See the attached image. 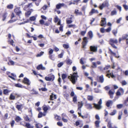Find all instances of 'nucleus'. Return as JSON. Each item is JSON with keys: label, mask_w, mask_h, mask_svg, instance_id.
I'll use <instances>...</instances> for the list:
<instances>
[{"label": "nucleus", "mask_w": 128, "mask_h": 128, "mask_svg": "<svg viewBox=\"0 0 128 128\" xmlns=\"http://www.w3.org/2000/svg\"><path fill=\"white\" fill-rule=\"evenodd\" d=\"M74 13L76 14L77 15H82V12H79L78 10L77 9L75 10Z\"/></svg>", "instance_id": "23"}, {"label": "nucleus", "mask_w": 128, "mask_h": 128, "mask_svg": "<svg viewBox=\"0 0 128 128\" xmlns=\"http://www.w3.org/2000/svg\"><path fill=\"white\" fill-rule=\"evenodd\" d=\"M83 42H82V48H85V46L86 45L88 40H87V38L86 37H84L83 38Z\"/></svg>", "instance_id": "6"}, {"label": "nucleus", "mask_w": 128, "mask_h": 128, "mask_svg": "<svg viewBox=\"0 0 128 128\" xmlns=\"http://www.w3.org/2000/svg\"><path fill=\"white\" fill-rule=\"evenodd\" d=\"M92 67L93 68H96L97 67L96 63L95 62H92Z\"/></svg>", "instance_id": "49"}, {"label": "nucleus", "mask_w": 128, "mask_h": 128, "mask_svg": "<svg viewBox=\"0 0 128 128\" xmlns=\"http://www.w3.org/2000/svg\"><path fill=\"white\" fill-rule=\"evenodd\" d=\"M8 64L9 65L14 66V62L12 60H9V62H8Z\"/></svg>", "instance_id": "32"}, {"label": "nucleus", "mask_w": 128, "mask_h": 128, "mask_svg": "<svg viewBox=\"0 0 128 128\" xmlns=\"http://www.w3.org/2000/svg\"><path fill=\"white\" fill-rule=\"evenodd\" d=\"M78 77L77 72H74L71 76H69L68 78L70 79L72 82L74 84L77 79V78Z\"/></svg>", "instance_id": "1"}, {"label": "nucleus", "mask_w": 128, "mask_h": 128, "mask_svg": "<svg viewBox=\"0 0 128 128\" xmlns=\"http://www.w3.org/2000/svg\"><path fill=\"white\" fill-rule=\"evenodd\" d=\"M69 20V19L68 18H67L66 19V22L67 24H70L72 22V20Z\"/></svg>", "instance_id": "44"}, {"label": "nucleus", "mask_w": 128, "mask_h": 128, "mask_svg": "<svg viewBox=\"0 0 128 128\" xmlns=\"http://www.w3.org/2000/svg\"><path fill=\"white\" fill-rule=\"evenodd\" d=\"M112 32L115 36H116V35L117 33V32L116 30H113L112 31Z\"/></svg>", "instance_id": "64"}, {"label": "nucleus", "mask_w": 128, "mask_h": 128, "mask_svg": "<svg viewBox=\"0 0 128 128\" xmlns=\"http://www.w3.org/2000/svg\"><path fill=\"white\" fill-rule=\"evenodd\" d=\"M116 7L119 10L120 12L121 11L122 7L120 6L117 5L116 6Z\"/></svg>", "instance_id": "55"}, {"label": "nucleus", "mask_w": 128, "mask_h": 128, "mask_svg": "<svg viewBox=\"0 0 128 128\" xmlns=\"http://www.w3.org/2000/svg\"><path fill=\"white\" fill-rule=\"evenodd\" d=\"M75 125L76 126H79V127L80 128L83 126V123H81V121L78 120L76 122Z\"/></svg>", "instance_id": "9"}, {"label": "nucleus", "mask_w": 128, "mask_h": 128, "mask_svg": "<svg viewBox=\"0 0 128 128\" xmlns=\"http://www.w3.org/2000/svg\"><path fill=\"white\" fill-rule=\"evenodd\" d=\"M46 114V113L44 112L42 113V112H40L38 114V117L39 118H40L42 117V116H45Z\"/></svg>", "instance_id": "18"}, {"label": "nucleus", "mask_w": 128, "mask_h": 128, "mask_svg": "<svg viewBox=\"0 0 128 128\" xmlns=\"http://www.w3.org/2000/svg\"><path fill=\"white\" fill-rule=\"evenodd\" d=\"M114 92L111 90H110L108 92L110 96V98H112L113 97V94Z\"/></svg>", "instance_id": "17"}, {"label": "nucleus", "mask_w": 128, "mask_h": 128, "mask_svg": "<svg viewBox=\"0 0 128 128\" xmlns=\"http://www.w3.org/2000/svg\"><path fill=\"white\" fill-rule=\"evenodd\" d=\"M123 105L122 104H118L117 105V107L118 108H120L122 107Z\"/></svg>", "instance_id": "61"}, {"label": "nucleus", "mask_w": 128, "mask_h": 128, "mask_svg": "<svg viewBox=\"0 0 128 128\" xmlns=\"http://www.w3.org/2000/svg\"><path fill=\"white\" fill-rule=\"evenodd\" d=\"M85 59V58H82L80 60V62L82 64H84L83 60Z\"/></svg>", "instance_id": "48"}, {"label": "nucleus", "mask_w": 128, "mask_h": 128, "mask_svg": "<svg viewBox=\"0 0 128 128\" xmlns=\"http://www.w3.org/2000/svg\"><path fill=\"white\" fill-rule=\"evenodd\" d=\"M78 110H79L80 112L81 111V108L83 106V104L82 102H78Z\"/></svg>", "instance_id": "16"}, {"label": "nucleus", "mask_w": 128, "mask_h": 128, "mask_svg": "<svg viewBox=\"0 0 128 128\" xmlns=\"http://www.w3.org/2000/svg\"><path fill=\"white\" fill-rule=\"evenodd\" d=\"M37 16V15L36 14L34 16H33L30 17V20L32 21H34L36 19Z\"/></svg>", "instance_id": "24"}, {"label": "nucleus", "mask_w": 128, "mask_h": 128, "mask_svg": "<svg viewBox=\"0 0 128 128\" xmlns=\"http://www.w3.org/2000/svg\"><path fill=\"white\" fill-rule=\"evenodd\" d=\"M102 103V101L101 99H100L98 102V104L94 103V107L98 110H100L101 108V106L100 105Z\"/></svg>", "instance_id": "3"}, {"label": "nucleus", "mask_w": 128, "mask_h": 128, "mask_svg": "<svg viewBox=\"0 0 128 128\" xmlns=\"http://www.w3.org/2000/svg\"><path fill=\"white\" fill-rule=\"evenodd\" d=\"M54 76L53 75L50 74L48 76H46L45 78V79L46 81H53L54 80Z\"/></svg>", "instance_id": "5"}, {"label": "nucleus", "mask_w": 128, "mask_h": 128, "mask_svg": "<svg viewBox=\"0 0 128 128\" xmlns=\"http://www.w3.org/2000/svg\"><path fill=\"white\" fill-rule=\"evenodd\" d=\"M117 14V12L116 10H114L112 11L111 12V16H113L116 15Z\"/></svg>", "instance_id": "40"}, {"label": "nucleus", "mask_w": 128, "mask_h": 128, "mask_svg": "<svg viewBox=\"0 0 128 128\" xmlns=\"http://www.w3.org/2000/svg\"><path fill=\"white\" fill-rule=\"evenodd\" d=\"M64 6L66 7L67 6H66L65 5L64 3H59L56 5V8L58 10L61 7Z\"/></svg>", "instance_id": "10"}, {"label": "nucleus", "mask_w": 128, "mask_h": 128, "mask_svg": "<svg viewBox=\"0 0 128 128\" xmlns=\"http://www.w3.org/2000/svg\"><path fill=\"white\" fill-rule=\"evenodd\" d=\"M76 26L75 24H70L68 25V27L69 28H74L76 27Z\"/></svg>", "instance_id": "60"}, {"label": "nucleus", "mask_w": 128, "mask_h": 128, "mask_svg": "<svg viewBox=\"0 0 128 128\" xmlns=\"http://www.w3.org/2000/svg\"><path fill=\"white\" fill-rule=\"evenodd\" d=\"M35 126L36 128H42L43 126L42 125L39 123L36 124Z\"/></svg>", "instance_id": "33"}, {"label": "nucleus", "mask_w": 128, "mask_h": 128, "mask_svg": "<svg viewBox=\"0 0 128 128\" xmlns=\"http://www.w3.org/2000/svg\"><path fill=\"white\" fill-rule=\"evenodd\" d=\"M107 127L109 128H112V123L110 121H109L108 122Z\"/></svg>", "instance_id": "37"}, {"label": "nucleus", "mask_w": 128, "mask_h": 128, "mask_svg": "<svg viewBox=\"0 0 128 128\" xmlns=\"http://www.w3.org/2000/svg\"><path fill=\"white\" fill-rule=\"evenodd\" d=\"M94 13L98 14V12L97 10H96L95 9L93 8L92 9L91 11L89 13L90 15H91L93 14Z\"/></svg>", "instance_id": "14"}, {"label": "nucleus", "mask_w": 128, "mask_h": 128, "mask_svg": "<svg viewBox=\"0 0 128 128\" xmlns=\"http://www.w3.org/2000/svg\"><path fill=\"white\" fill-rule=\"evenodd\" d=\"M123 6L126 10H128V5L124 4Z\"/></svg>", "instance_id": "54"}, {"label": "nucleus", "mask_w": 128, "mask_h": 128, "mask_svg": "<svg viewBox=\"0 0 128 128\" xmlns=\"http://www.w3.org/2000/svg\"><path fill=\"white\" fill-rule=\"evenodd\" d=\"M64 63L63 62H61L58 64L57 65L58 67L59 68Z\"/></svg>", "instance_id": "50"}, {"label": "nucleus", "mask_w": 128, "mask_h": 128, "mask_svg": "<svg viewBox=\"0 0 128 128\" xmlns=\"http://www.w3.org/2000/svg\"><path fill=\"white\" fill-rule=\"evenodd\" d=\"M7 13L6 12L4 13L2 16V20L4 21L6 19L7 16Z\"/></svg>", "instance_id": "30"}, {"label": "nucleus", "mask_w": 128, "mask_h": 128, "mask_svg": "<svg viewBox=\"0 0 128 128\" xmlns=\"http://www.w3.org/2000/svg\"><path fill=\"white\" fill-rule=\"evenodd\" d=\"M63 27V25H62V24L60 25V26L59 28V30L60 31H62Z\"/></svg>", "instance_id": "63"}, {"label": "nucleus", "mask_w": 128, "mask_h": 128, "mask_svg": "<svg viewBox=\"0 0 128 128\" xmlns=\"http://www.w3.org/2000/svg\"><path fill=\"white\" fill-rule=\"evenodd\" d=\"M13 5L12 4L8 5L7 6V8L8 9H12L13 8Z\"/></svg>", "instance_id": "45"}, {"label": "nucleus", "mask_w": 128, "mask_h": 128, "mask_svg": "<svg viewBox=\"0 0 128 128\" xmlns=\"http://www.w3.org/2000/svg\"><path fill=\"white\" fill-rule=\"evenodd\" d=\"M116 113V110H114L110 114L111 116H114V115Z\"/></svg>", "instance_id": "36"}, {"label": "nucleus", "mask_w": 128, "mask_h": 128, "mask_svg": "<svg viewBox=\"0 0 128 128\" xmlns=\"http://www.w3.org/2000/svg\"><path fill=\"white\" fill-rule=\"evenodd\" d=\"M110 76L111 77L113 78L115 77V76L112 73H110V74L108 73L107 74L106 76H107L109 78H110Z\"/></svg>", "instance_id": "26"}, {"label": "nucleus", "mask_w": 128, "mask_h": 128, "mask_svg": "<svg viewBox=\"0 0 128 128\" xmlns=\"http://www.w3.org/2000/svg\"><path fill=\"white\" fill-rule=\"evenodd\" d=\"M97 81L100 83H103L104 80V78L103 76L102 75L100 76H97Z\"/></svg>", "instance_id": "7"}, {"label": "nucleus", "mask_w": 128, "mask_h": 128, "mask_svg": "<svg viewBox=\"0 0 128 128\" xmlns=\"http://www.w3.org/2000/svg\"><path fill=\"white\" fill-rule=\"evenodd\" d=\"M106 24V18H102L101 22V26H105Z\"/></svg>", "instance_id": "8"}, {"label": "nucleus", "mask_w": 128, "mask_h": 128, "mask_svg": "<svg viewBox=\"0 0 128 128\" xmlns=\"http://www.w3.org/2000/svg\"><path fill=\"white\" fill-rule=\"evenodd\" d=\"M113 102L112 100H108L106 103V105L108 107H109L110 106V104H112L113 103Z\"/></svg>", "instance_id": "27"}, {"label": "nucleus", "mask_w": 128, "mask_h": 128, "mask_svg": "<svg viewBox=\"0 0 128 128\" xmlns=\"http://www.w3.org/2000/svg\"><path fill=\"white\" fill-rule=\"evenodd\" d=\"M100 121L99 120H96L95 122L96 126L97 127H98L99 126Z\"/></svg>", "instance_id": "39"}, {"label": "nucleus", "mask_w": 128, "mask_h": 128, "mask_svg": "<svg viewBox=\"0 0 128 128\" xmlns=\"http://www.w3.org/2000/svg\"><path fill=\"white\" fill-rule=\"evenodd\" d=\"M39 90H42V91H45L47 90V89L45 88H39Z\"/></svg>", "instance_id": "56"}, {"label": "nucleus", "mask_w": 128, "mask_h": 128, "mask_svg": "<svg viewBox=\"0 0 128 128\" xmlns=\"http://www.w3.org/2000/svg\"><path fill=\"white\" fill-rule=\"evenodd\" d=\"M67 75L65 74H62V79L64 81V79L67 77Z\"/></svg>", "instance_id": "47"}, {"label": "nucleus", "mask_w": 128, "mask_h": 128, "mask_svg": "<svg viewBox=\"0 0 128 128\" xmlns=\"http://www.w3.org/2000/svg\"><path fill=\"white\" fill-rule=\"evenodd\" d=\"M31 12L30 11H28L26 12L25 14V15L26 17H28L31 14Z\"/></svg>", "instance_id": "31"}, {"label": "nucleus", "mask_w": 128, "mask_h": 128, "mask_svg": "<svg viewBox=\"0 0 128 128\" xmlns=\"http://www.w3.org/2000/svg\"><path fill=\"white\" fill-rule=\"evenodd\" d=\"M87 98L88 100L91 101L93 100L94 97L92 96L88 95L87 97Z\"/></svg>", "instance_id": "25"}, {"label": "nucleus", "mask_w": 128, "mask_h": 128, "mask_svg": "<svg viewBox=\"0 0 128 128\" xmlns=\"http://www.w3.org/2000/svg\"><path fill=\"white\" fill-rule=\"evenodd\" d=\"M44 54V52H41L40 53L36 55L37 57H40L43 55Z\"/></svg>", "instance_id": "53"}, {"label": "nucleus", "mask_w": 128, "mask_h": 128, "mask_svg": "<svg viewBox=\"0 0 128 128\" xmlns=\"http://www.w3.org/2000/svg\"><path fill=\"white\" fill-rule=\"evenodd\" d=\"M109 43L113 47L116 48H117V47L114 44H116L118 43V41L116 39L112 38L110 39Z\"/></svg>", "instance_id": "2"}, {"label": "nucleus", "mask_w": 128, "mask_h": 128, "mask_svg": "<svg viewBox=\"0 0 128 128\" xmlns=\"http://www.w3.org/2000/svg\"><path fill=\"white\" fill-rule=\"evenodd\" d=\"M49 58L50 59L52 60H54V57H53L52 55L50 54V55L49 56Z\"/></svg>", "instance_id": "58"}, {"label": "nucleus", "mask_w": 128, "mask_h": 128, "mask_svg": "<svg viewBox=\"0 0 128 128\" xmlns=\"http://www.w3.org/2000/svg\"><path fill=\"white\" fill-rule=\"evenodd\" d=\"M25 126L27 128H34L33 126L31 125L29 123H26Z\"/></svg>", "instance_id": "22"}, {"label": "nucleus", "mask_w": 128, "mask_h": 128, "mask_svg": "<svg viewBox=\"0 0 128 128\" xmlns=\"http://www.w3.org/2000/svg\"><path fill=\"white\" fill-rule=\"evenodd\" d=\"M37 68L38 70L41 69L42 70H44L45 69V68L43 66L42 64L39 65L37 67Z\"/></svg>", "instance_id": "21"}, {"label": "nucleus", "mask_w": 128, "mask_h": 128, "mask_svg": "<svg viewBox=\"0 0 128 128\" xmlns=\"http://www.w3.org/2000/svg\"><path fill=\"white\" fill-rule=\"evenodd\" d=\"M25 120L26 121H28L30 122V118L28 117V116H26L24 117Z\"/></svg>", "instance_id": "43"}, {"label": "nucleus", "mask_w": 128, "mask_h": 128, "mask_svg": "<svg viewBox=\"0 0 128 128\" xmlns=\"http://www.w3.org/2000/svg\"><path fill=\"white\" fill-rule=\"evenodd\" d=\"M90 50L94 52H96L97 51V47L96 46H90Z\"/></svg>", "instance_id": "12"}, {"label": "nucleus", "mask_w": 128, "mask_h": 128, "mask_svg": "<svg viewBox=\"0 0 128 128\" xmlns=\"http://www.w3.org/2000/svg\"><path fill=\"white\" fill-rule=\"evenodd\" d=\"M21 120V118L19 116H17L15 119L16 121L17 122H18L19 121H20Z\"/></svg>", "instance_id": "42"}, {"label": "nucleus", "mask_w": 128, "mask_h": 128, "mask_svg": "<svg viewBox=\"0 0 128 128\" xmlns=\"http://www.w3.org/2000/svg\"><path fill=\"white\" fill-rule=\"evenodd\" d=\"M88 34L90 38H92L93 36L92 32L91 31H90L88 32Z\"/></svg>", "instance_id": "35"}, {"label": "nucleus", "mask_w": 128, "mask_h": 128, "mask_svg": "<svg viewBox=\"0 0 128 128\" xmlns=\"http://www.w3.org/2000/svg\"><path fill=\"white\" fill-rule=\"evenodd\" d=\"M122 111H121L119 112L118 117V120H120L121 119V116L122 115Z\"/></svg>", "instance_id": "38"}, {"label": "nucleus", "mask_w": 128, "mask_h": 128, "mask_svg": "<svg viewBox=\"0 0 128 128\" xmlns=\"http://www.w3.org/2000/svg\"><path fill=\"white\" fill-rule=\"evenodd\" d=\"M22 106V104L20 105H17L16 106V108H17L18 110H20Z\"/></svg>", "instance_id": "41"}, {"label": "nucleus", "mask_w": 128, "mask_h": 128, "mask_svg": "<svg viewBox=\"0 0 128 128\" xmlns=\"http://www.w3.org/2000/svg\"><path fill=\"white\" fill-rule=\"evenodd\" d=\"M66 63L68 65H71L72 63V62L71 60L68 58L66 60Z\"/></svg>", "instance_id": "28"}, {"label": "nucleus", "mask_w": 128, "mask_h": 128, "mask_svg": "<svg viewBox=\"0 0 128 128\" xmlns=\"http://www.w3.org/2000/svg\"><path fill=\"white\" fill-rule=\"evenodd\" d=\"M15 96L14 94H11L10 95V100H14L15 99Z\"/></svg>", "instance_id": "19"}, {"label": "nucleus", "mask_w": 128, "mask_h": 128, "mask_svg": "<svg viewBox=\"0 0 128 128\" xmlns=\"http://www.w3.org/2000/svg\"><path fill=\"white\" fill-rule=\"evenodd\" d=\"M42 108H43V110L44 111V112L46 114L47 110L50 109V107L49 106H42Z\"/></svg>", "instance_id": "13"}, {"label": "nucleus", "mask_w": 128, "mask_h": 128, "mask_svg": "<svg viewBox=\"0 0 128 128\" xmlns=\"http://www.w3.org/2000/svg\"><path fill=\"white\" fill-rule=\"evenodd\" d=\"M63 46L64 48L66 49L68 48L69 47V46L68 44H63Z\"/></svg>", "instance_id": "51"}, {"label": "nucleus", "mask_w": 128, "mask_h": 128, "mask_svg": "<svg viewBox=\"0 0 128 128\" xmlns=\"http://www.w3.org/2000/svg\"><path fill=\"white\" fill-rule=\"evenodd\" d=\"M121 83L122 86L126 85L127 84V83L125 80H122Z\"/></svg>", "instance_id": "46"}, {"label": "nucleus", "mask_w": 128, "mask_h": 128, "mask_svg": "<svg viewBox=\"0 0 128 128\" xmlns=\"http://www.w3.org/2000/svg\"><path fill=\"white\" fill-rule=\"evenodd\" d=\"M22 82L28 85L30 84V82L29 80L26 78H24Z\"/></svg>", "instance_id": "11"}, {"label": "nucleus", "mask_w": 128, "mask_h": 128, "mask_svg": "<svg viewBox=\"0 0 128 128\" xmlns=\"http://www.w3.org/2000/svg\"><path fill=\"white\" fill-rule=\"evenodd\" d=\"M94 92L96 93H101V91L98 89L95 88L94 89Z\"/></svg>", "instance_id": "34"}, {"label": "nucleus", "mask_w": 128, "mask_h": 128, "mask_svg": "<svg viewBox=\"0 0 128 128\" xmlns=\"http://www.w3.org/2000/svg\"><path fill=\"white\" fill-rule=\"evenodd\" d=\"M48 7V6L46 5H45L44 6L42 7V8L41 9V10H42V9H43L44 10H45Z\"/></svg>", "instance_id": "59"}, {"label": "nucleus", "mask_w": 128, "mask_h": 128, "mask_svg": "<svg viewBox=\"0 0 128 128\" xmlns=\"http://www.w3.org/2000/svg\"><path fill=\"white\" fill-rule=\"evenodd\" d=\"M15 86L19 88H22V86L20 84H16Z\"/></svg>", "instance_id": "62"}, {"label": "nucleus", "mask_w": 128, "mask_h": 128, "mask_svg": "<svg viewBox=\"0 0 128 128\" xmlns=\"http://www.w3.org/2000/svg\"><path fill=\"white\" fill-rule=\"evenodd\" d=\"M109 6L108 2L106 0L104 2L99 6V8L100 10H102L103 8L106 7H108Z\"/></svg>", "instance_id": "4"}, {"label": "nucleus", "mask_w": 128, "mask_h": 128, "mask_svg": "<svg viewBox=\"0 0 128 128\" xmlns=\"http://www.w3.org/2000/svg\"><path fill=\"white\" fill-rule=\"evenodd\" d=\"M128 36V35L124 34L122 36V39L124 40Z\"/></svg>", "instance_id": "57"}, {"label": "nucleus", "mask_w": 128, "mask_h": 128, "mask_svg": "<svg viewBox=\"0 0 128 128\" xmlns=\"http://www.w3.org/2000/svg\"><path fill=\"white\" fill-rule=\"evenodd\" d=\"M85 106L86 108L88 109H92V104H90L86 103Z\"/></svg>", "instance_id": "15"}, {"label": "nucleus", "mask_w": 128, "mask_h": 128, "mask_svg": "<svg viewBox=\"0 0 128 128\" xmlns=\"http://www.w3.org/2000/svg\"><path fill=\"white\" fill-rule=\"evenodd\" d=\"M50 98L51 100H53L54 99H56V95L52 93L51 94L50 96Z\"/></svg>", "instance_id": "20"}, {"label": "nucleus", "mask_w": 128, "mask_h": 128, "mask_svg": "<svg viewBox=\"0 0 128 128\" xmlns=\"http://www.w3.org/2000/svg\"><path fill=\"white\" fill-rule=\"evenodd\" d=\"M86 8V6H83L82 8V10L84 12V13L85 12V9Z\"/></svg>", "instance_id": "52"}, {"label": "nucleus", "mask_w": 128, "mask_h": 128, "mask_svg": "<svg viewBox=\"0 0 128 128\" xmlns=\"http://www.w3.org/2000/svg\"><path fill=\"white\" fill-rule=\"evenodd\" d=\"M33 6V5L32 3H30L28 4V5H26L25 7L24 8V9L25 10L26 8H31Z\"/></svg>", "instance_id": "29"}]
</instances>
